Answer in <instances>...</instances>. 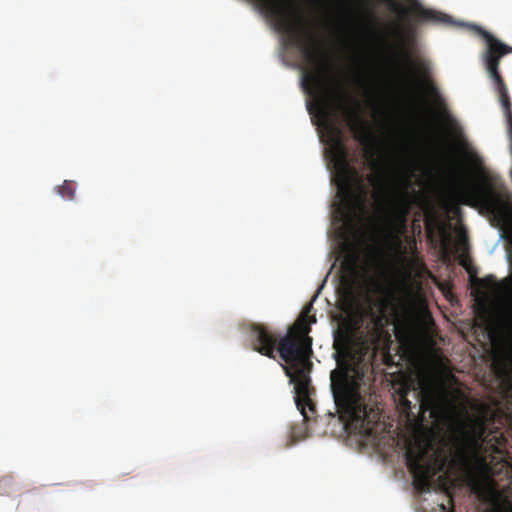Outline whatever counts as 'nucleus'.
Here are the masks:
<instances>
[{
  "label": "nucleus",
  "instance_id": "5",
  "mask_svg": "<svg viewBox=\"0 0 512 512\" xmlns=\"http://www.w3.org/2000/svg\"><path fill=\"white\" fill-rule=\"evenodd\" d=\"M331 389L340 419L361 435L375 436L381 412L376 405L366 403L358 381L346 371L333 370Z\"/></svg>",
  "mask_w": 512,
  "mask_h": 512
},
{
  "label": "nucleus",
  "instance_id": "24",
  "mask_svg": "<svg viewBox=\"0 0 512 512\" xmlns=\"http://www.w3.org/2000/svg\"><path fill=\"white\" fill-rule=\"evenodd\" d=\"M493 449H494L496 452H499L498 448H497L495 445H493Z\"/></svg>",
  "mask_w": 512,
  "mask_h": 512
},
{
  "label": "nucleus",
  "instance_id": "4",
  "mask_svg": "<svg viewBox=\"0 0 512 512\" xmlns=\"http://www.w3.org/2000/svg\"><path fill=\"white\" fill-rule=\"evenodd\" d=\"M335 135L331 138L328 148L330 161L333 163L335 180L340 199L338 212L344 222L353 228L359 214L367 212L369 189L362 175L353 167L348 159V150L342 139V132L334 127Z\"/></svg>",
  "mask_w": 512,
  "mask_h": 512
},
{
  "label": "nucleus",
  "instance_id": "10",
  "mask_svg": "<svg viewBox=\"0 0 512 512\" xmlns=\"http://www.w3.org/2000/svg\"><path fill=\"white\" fill-rule=\"evenodd\" d=\"M386 1L388 9L402 17H406L411 13L415 16V20L417 22L451 23V18L448 15L433 9L425 8L418 0H409L412 5L411 9L404 7L394 0Z\"/></svg>",
  "mask_w": 512,
  "mask_h": 512
},
{
  "label": "nucleus",
  "instance_id": "3",
  "mask_svg": "<svg viewBox=\"0 0 512 512\" xmlns=\"http://www.w3.org/2000/svg\"><path fill=\"white\" fill-rule=\"evenodd\" d=\"M425 88L433 101L441 107V113L453 136L454 146L472 168L473 181L462 183L458 189L460 202L467 206L480 207L491 214L500 225L512 228L511 195L505 181L500 174L484 166L482 157L472 148L462 127L448 113L436 85L427 80Z\"/></svg>",
  "mask_w": 512,
  "mask_h": 512
},
{
  "label": "nucleus",
  "instance_id": "1",
  "mask_svg": "<svg viewBox=\"0 0 512 512\" xmlns=\"http://www.w3.org/2000/svg\"><path fill=\"white\" fill-rule=\"evenodd\" d=\"M264 13L274 22L277 31L285 34L297 47L309 69L302 74V87L311 96L324 116L340 112L354 139L363 147V156L373 171L367 177L370 184H385V171L377 157L376 137L370 123L361 115L359 102L331 74L329 59L320 40L303 15L290 0H258Z\"/></svg>",
  "mask_w": 512,
  "mask_h": 512
},
{
  "label": "nucleus",
  "instance_id": "12",
  "mask_svg": "<svg viewBox=\"0 0 512 512\" xmlns=\"http://www.w3.org/2000/svg\"><path fill=\"white\" fill-rule=\"evenodd\" d=\"M407 466L413 476V485L420 493L430 492L432 488V467L424 461L422 454L406 453Z\"/></svg>",
  "mask_w": 512,
  "mask_h": 512
},
{
  "label": "nucleus",
  "instance_id": "21",
  "mask_svg": "<svg viewBox=\"0 0 512 512\" xmlns=\"http://www.w3.org/2000/svg\"><path fill=\"white\" fill-rule=\"evenodd\" d=\"M348 287L346 289V293L349 297L354 298V292H353V281L352 279L347 280Z\"/></svg>",
  "mask_w": 512,
  "mask_h": 512
},
{
  "label": "nucleus",
  "instance_id": "15",
  "mask_svg": "<svg viewBox=\"0 0 512 512\" xmlns=\"http://www.w3.org/2000/svg\"><path fill=\"white\" fill-rule=\"evenodd\" d=\"M492 512H512L511 500L500 491H494L491 495Z\"/></svg>",
  "mask_w": 512,
  "mask_h": 512
},
{
  "label": "nucleus",
  "instance_id": "8",
  "mask_svg": "<svg viewBox=\"0 0 512 512\" xmlns=\"http://www.w3.org/2000/svg\"><path fill=\"white\" fill-rule=\"evenodd\" d=\"M421 390L418 391L411 382H402L396 390L397 406L408 420L420 417L424 419L425 412L429 410V404L425 399L426 394L443 393L445 391V377L441 371L427 373L421 382Z\"/></svg>",
  "mask_w": 512,
  "mask_h": 512
},
{
  "label": "nucleus",
  "instance_id": "19",
  "mask_svg": "<svg viewBox=\"0 0 512 512\" xmlns=\"http://www.w3.org/2000/svg\"><path fill=\"white\" fill-rule=\"evenodd\" d=\"M13 486V479L9 476L0 479V494H7L11 491Z\"/></svg>",
  "mask_w": 512,
  "mask_h": 512
},
{
  "label": "nucleus",
  "instance_id": "14",
  "mask_svg": "<svg viewBox=\"0 0 512 512\" xmlns=\"http://www.w3.org/2000/svg\"><path fill=\"white\" fill-rule=\"evenodd\" d=\"M402 66L409 72L410 76L425 80L429 76V66L424 61L416 63L410 57L405 48L400 49Z\"/></svg>",
  "mask_w": 512,
  "mask_h": 512
},
{
  "label": "nucleus",
  "instance_id": "20",
  "mask_svg": "<svg viewBox=\"0 0 512 512\" xmlns=\"http://www.w3.org/2000/svg\"><path fill=\"white\" fill-rule=\"evenodd\" d=\"M445 494H446V497L448 498V500H447L448 504L446 505L444 503H441L439 505V508H440L441 512H454V510H453V499H452L451 495L448 494L447 491L445 492Z\"/></svg>",
  "mask_w": 512,
  "mask_h": 512
},
{
  "label": "nucleus",
  "instance_id": "6",
  "mask_svg": "<svg viewBox=\"0 0 512 512\" xmlns=\"http://www.w3.org/2000/svg\"><path fill=\"white\" fill-rule=\"evenodd\" d=\"M392 238L394 262L390 268L391 283L387 287L381 285L377 287V291L381 293L382 296L373 301V306L376 308V311L371 309L372 322L377 330L383 329L387 321V312L393 307L394 302L397 300L395 284L409 281L420 263L417 256L415 238L406 236V244L398 235H394Z\"/></svg>",
  "mask_w": 512,
  "mask_h": 512
},
{
  "label": "nucleus",
  "instance_id": "18",
  "mask_svg": "<svg viewBox=\"0 0 512 512\" xmlns=\"http://www.w3.org/2000/svg\"><path fill=\"white\" fill-rule=\"evenodd\" d=\"M358 256L351 255L343 264L344 269H346L352 277L356 276L358 269Z\"/></svg>",
  "mask_w": 512,
  "mask_h": 512
},
{
  "label": "nucleus",
  "instance_id": "11",
  "mask_svg": "<svg viewBox=\"0 0 512 512\" xmlns=\"http://www.w3.org/2000/svg\"><path fill=\"white\" fill-rule=\"evenodd\" d=\"M334 345L343 357L354 365L360 364L369 350L368 345L356 338L350 330L340 332Z\"/></svg>",
  "mask_w": 512,
  "mask_h": 512
},
{
  "label": "nucleus",
  "instance_id": "17",
  "mask_svg": "<svg viewBox=\"0 0 512 512\" xmlns=\"http://www.w3.org/2000/svg\"><path fill=\"white\" fill-rule=\"evenodd\" d=\"M76 186L74 182L65 180L64 183L57 187L58 194L67 200H73L75 196Z\"/></svg>",
  "mask_w": 512,
  "mask_h": 512
},
{
  "label": "nucleus",
  "instance_id": "7",
  "mask_svg": "<svg viewBox=\"0 0 512 512\" xmlns=\"http://www.w3.org/2000/svg\"><path fill=\"white\" fill-rule=\"evenodd\" d=\"M470 27L486 42V50L483 54V61L506 118L507 133L510 139V150L512 154V103L507 86L499 71L500 59L503 56L512 53V47L501 42L490 32L486 31L480 26L471 25Z\"/></svg>",
  "mask_w": 512,
  "mask_h": 512
},
{
  "label": "nucleus",
  "instance_id": "16",
  "mask_svg": "<svg viewBox=\"0 0 512 512\" xmlns=\"http://www.w3.org/2000/svg\"><path fill=\"white\" fill-rule=\"evenodd\" d=\"M494 459V457L492 458ZM492 461H487L486 458L482 460V468L484 473L491 478H494L498 475H500L503 471H505V474L507 475L509 472V467L507 461L500 459L495 463V465H492Z\"/></svg>",
  "mask_w": 512,
  "mask_h": 512
},
{
  "label": "nucleus",
  "instance_id": "23",
  "mask_svg": "<svg viewBox=\"0 0 512 512\" xmlns=\"http://www.w3.org/2000/svg\"><path fill=\"white\" fill-rule=\"evenodd\" d=\"M457 172L461 171L459 168H462V166L456 165Z\"/></svg>",
  "mask_w": 512,
  "mask_h": 512
},
{
  "label": "nucleus",
  "instance_id": "9",
  "mask_svg": "<svg viewBox=\"0 0 512 512\" xmlns=\"http://www.w3.org/2000/svg\"><path fill=\"white\" fill-rule=\"evenodd\" d=\"M416 197L417 191L412 188L411 174L399 175L389 201V213L391 220L400 227L401 232L406 229L407 219Z\"/></svg>",
  "mask_w": 512,
  "mask_h": 512
},
{
  "label": "nucleus",
  "instance_id": "13",
  "mask_svg": "<svg viewBox=\"0 0 512 512\" xmlns=\"http://www.w3.org/2000/svg\"><path fill=\"white\" fill-rule=\"evenodd\" d=\"M457 430L463 438L476 446L485 442L486 426L479 418L467 415L466 419L458 421Z\"/></svg>",
  "mask_w": 512,
  "mask_h": 512
},
{
  "label": "nucleus",
  "instance_id": "22",
  "mask_svg": "<svg viewBox=\"0 0 512 512\" xmlns=\"http://www.w3.org/2000/svg\"><path fill=\"white\" fill-rule=\"evenodd\" d=\"M489 280V278H484V279H477V282L482 285V286H485L486 282Z\"/></svg>",
  "mask_w": 512,
  "mask_h": 512
},
{
  "label": "nucleus",
  "instance_id": "2",
  "mask_svg": "<svg viewBox=\"0 0 512 512\" xmlns=\"http://www.w3.org/2000/svg\"><path fill=\"white\" fill-rule=\"evenodd\" d=\"M312 304L305 306L295 323L285 336H280L268 326L253 323L250 326L252 345L261 355L275 359L278 351L286 365H281L285 374L294 383L295 402L305 419V409L314 412L315 406L311 399L314 388L309 376L311 370L312 338L309 336L310 325L316 322L315 316H309Z\"/></svg>",
  "mask_w": 512,
  "mask_h": 512
}]
</instances>
